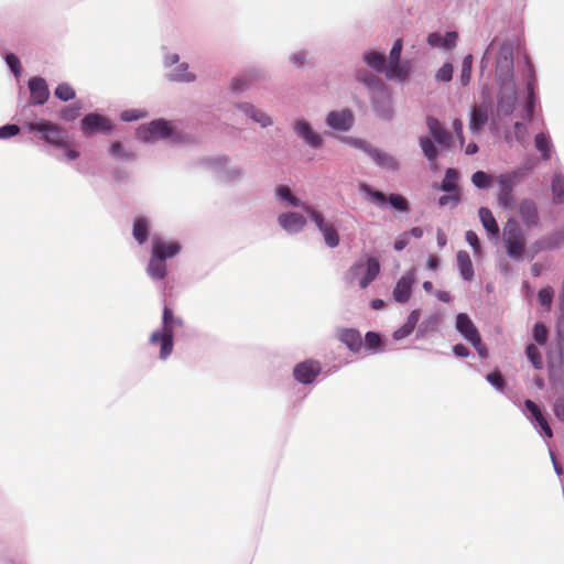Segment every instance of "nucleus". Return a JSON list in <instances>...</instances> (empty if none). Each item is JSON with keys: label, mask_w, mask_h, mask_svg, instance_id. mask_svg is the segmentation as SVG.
Listing matches in <instances>:
<instances>
[{"label": "nucleus", "mask_w": 564, "mask_h": 564, "mask_svg": "<svg viewBox=\"0 0 564 564\" xmlns=\"http://www.w3.org/2000/svg\"><path fill=\"white\" fill-rule=\"evenodd\" d=\"M513 50L514 43L503 37H495L485 51L481 59L482 66L495 64L496 80L499 85L498 104L492 116V130L502 132L503 139L511 144L517 141L525 145L529 139V130L525 123L517 121L512 129L501 127L502 120L516 110L517 91L513 80Z\"/></svg>", "instance_id": "nucleus-1"}, {"label": "nucleus", "mask_w": 564, "mask_h": 564, "mask_svg": "<svg viewBox=\"0 0 564 564\" xmlns=\"http://www.w3.org/2000/svg\"><path fill=\"white\" fill-rule=\"evenodd\" d=\"M183 327V319L176 316L173 311L165 306L162 313L161 327L153 330L149 336V345L159 349V358L167 359L174 347V335L177 329Z\"/></svg>", "instance_id": "nucleus-2"}, {"label": "nucleus", "mask_w": 564, "mask_h": 564, "mask_svg": "<svg viewBox=\"0 0 564 564\" xmlns=\"http://www.w3.org/2000/svg\"><path fill=\"white\" fill-rule=\"evenodd\" d=\"M137 138L143 142H156L160 140H169L170 142H177L180 133L177 127L167 120L158 119L147 124H142L137 130Z\"/></svg>", "instance_id": "nucleus-3"}, {"label": "nucleus", "mask_w": 564, "mask_h": 564, "mask_svg": "<svg viewBox=\"0 0 564 564\" xmlns=\"http://www.w3.org/2000/svg\"><path fill=\"white\" fill-rule=\"evenodd\" d=\"M306 215L318 229L327 247L333 249L339 246L340 237L336 223L334 220L328 219L322 212H319L315 207H307Z\"/></svg>", "instance_id": "nucleus-4"}, {"label": "nucleus", "mask_w": 564, "mask_h": 564, "mask_svg": "<svg viewBox=\"0 0 564 564\" xmlns=\"http://www.w3.org/2000/svg\"><path fill=\"white\" fill-rule=\"evenodd\" d=\"M380 264L376 258H368L366 261L356 262L347 272L349 283H357L366 289L379 274Z\"/></svg>", "instance_id": "nucleus-5"}, {"label": "nucleus", "mask_w": 564, "mask_h": 564, "mask_svg": "<svg viewBox=\"0 0 564 564\" xmlns=\"http://www.w3.org/2000/svg\"><path fill=\"white\" fill-rule=\"evenodd\" d=\"M503 240L508 256L513 260H522L524 254V237L513 219H509L503 228Z\"/></svg>", "instance_id": "nucleus-6"}, {"label": "nucleus", "mask_w": 564, "mask_h": 564, "mask_svg": "<svg viewBox=\"0 0 564 564\" xmlns=\"http://www.w3.org/2000/svg\"><path fill=\"white\" fill-rule=\"evenodd\" d=\"M163 64L170 68L167 77L170 80L178 83H193L196 80V75L189 69L186 62H180L177 53H166L163 57Z\"/></svg>", "instance_id": "nucleus-7"}, {"label": "nucleus", "mask_w": 564, "mask_h": 564, "mask_svg": "<svg viewBox=\"0 0 564 564\" xmlns=\"http://www.w3.org/2000/svg\"><path fill=\"white\" fill-rule=\"evenodd\" d=\"M25 127L29 131L40 132L43 140L54 147L58 148L65 142L62 129L51 121L41 119L37 121L29 122Z\"/></svg>", "instance_id": "nucleus-8"}, {"label": "nucleus", "mask_w": 564, "mask_h": 564, "mask_svg": "<svg viewBox=\"0 0 564 564\" xmlns=\"http://www.w3.org/2000/svg\"><path fill=\"white\" fill-rule=\"evenodd\" d=\"M522 411L541 436L545 438H551L553 436L552 429L536 403L531 400H527Z\"/></svg>", "instance_id": "nucleus-9"}, {"label": "nucleus", "mask_w": 564, "mask_h": 564, "mask_svg": "<svg viewBox=\"0 0 564 564\" xmlns=\"http://www.w3.org/2000/svg\"><path fill=\"white\" fill-rule=\"evenodd\" d=\"M80 130L85 135L94 133L108 134L112 130L111 121L100 113H88L80 121Z\"/></svg>", "instance_id": "nucleus-10"}, {"label": "nucleus", "mask_w": 564, "mask_h": 564, "mask_svg": "<svg viewBox=\"0 0 564 564\" xmlns=\"http://www.w3.org/2000/svg\"><path fill=\"white\" fill-rule=\"evenodd\" d=\"M321 372L322 365L315 359H306L293 368L294 379L302 384L313 383Z\"/></svg>", "instance_id": "nucleus-11"}, {"label": "nucleus", "mask_w": 564, "mask_h": 564, "mask_svg": "<svg viewBox=\"0 0 564 564\" xmlns=\"http://www.w3.org/2000/svg\"><path fill=\"white\" fill-rule=\"evenodd\" d=\"M274 198L280 208H300L306 214V208L312 207L305 204L288 185H278L274 188Z\"/></svg>", "instance_id": "nucleus-12"}, {"label": "nucleus", "mask_w": 564, "mask_h": 564, "mask_svg": "<svg viewBox=\"0 0 564 564\" xmlns=\"http://www.w3.org/2000/svg\"><path fill=\"white\" fill-rule=\"evenodd\" d=\"M294 133L302 139L310 148L319 149L323 145V138L317 133L313 126L305 119L300 118L293 122Z\"/></svg>", "instance_id": "nucleus-13"}, {"label": "nucleus", "mask_w": 564, "mask_h": 564, "mask_svg": "<svg viewBox=\"0 0 564 564\" xmlns=\"http://www.w3.org/2000/svg\"><path fill=\"white\" fill-rule=\"evenodd\" d=\"M416 282L415 268L406 271L395 283L392 295L395 302L400 304L406 303L412 294V289Z\"/></svg>", "instance_id": "nucleus-14"}, {"label": "nucleus", "mask_w": 564, "mask_h": 564, "mask_svg": "<svg viewBox=\"0 0 564 564\" xmlns=\"http://www.w3.org/2000/svg\"><path fill=\"white\" fill-rule=\"evenodd\" d=\"M354 122L355 117L349 109L333 110L325 118L326 126L338 132L348 131L354 126Z\"/></svg>", "instance_id": "nucleus-15"}, {"label": "nucleus", "mask_w": 564, "mask_h": 564, "mask_svg": "<svg viewBox=\"0 0 564 564\" xmlns=\"http://www.w3.org/2000/svg\"><path fill=\"white\" fill-rule=\"evenodd\" d=\"M278 224L288 234L295 235L305 228L307 219L304 214L297 212H283L278 216Z\"/></svg>", "instance_id": "nucleus-16"}, {"label": "nucleus", "mask_w": 564, "mask_h": 564, "mask_svg": "<svg viewBox=\"0 0 564 564\" xmlns=\"http://www.w3.org/2000/svg\"><path fill=\"white\" fill-rule=\"evenodd\" d=\"M517 174H501L496 178L498 184V203L501 207L507 208L512 204V187L516 184Z\"/></svg>", "instance_id": "nucleus-17"}, {"label": "nucleus", "mask_w": 564, "mask_h": 564, "mask_svg": "<svg viewBox=\"0 0 564 564\" xmlns=\"http://www.w3.org/2000/svg\"><path fill=\"white\" fill-rule=\"evenodd\" d=\"M153 253L159 256L162 260L166 261L175 257L181 251V245L176 241L164 240L159 237L152 239Z\"/></svg>", "instance_id": "nucleus-18"}, {"label": "nucleus", "mask_w": 564, "mask_h": 564, "mask_svg": "<svg viewBox=\"0 0 564 564\" xmlns=\"http://www.w3.org/2000/svg\"><path fill=\"white\" fill-rule=\"evenodd\" d=\"M458 34L456 31H448L444 34L432 32L427 35L426 42L431 47L452 50L457 45Z\"/></svg>", "instance_id": "nucleus-19"}, {"label": "nucleus", "mask_w": 564, "mask_h": 564, "mask_svg": "<svg viewBox=\"0 0 564 564\" xmlns=\"http://www.w3.org/2000/svg\"><path fill=\"white\" fill-rule=\"evenodd\" d=\"M456 329L467 341L478 343L480 335L467 314L459 313L456 316Z\"/></svg>", "instance_id": "nucleus-20"}, {"label": "nucleus", "mask_w": 564, "mask_h": 564, "mask_svg": "<svg viewBox=\"0 0 564 564\" xmlns=\"http://www.w3.org/2000/svg\"><path fill=\"white\" fill-rule=\"evenodd\" d=\"M237 107L243 115H246L252 121L257 122L262 128L270 127L273 122L268 113L249 102L239 104Z\"/></svg>", "instance_id": "nucleus-21"}, {"label": "nucleus", "mask_w": 564, "mask_h": 564, "mask_svg": "<svg viewBox=\"0 0 564 564\" xmlns=\"http://www.w3.org/2000/svg\"><path fill=\"white\" fill-rule=\"evenodd\" d=\"M32 104L42 105L50 96L46 82L41 77H33L29 82Z\"/></svg>", "instance_id": "nucleus-22"}, {"label": "nucleus", "mask_w": 564, "mask_h": 564, "mask_svg": "<svg viewBox=\"0 0 564 564\" xmlns=\"http://www.w3.org/2000/svg\"><path fill=\"white\" fill-rule=\"evenodd\" d=\"M534 89V78L533 75H531L530 80L527 83V98L520 112L521 118L527 121L532 120L538 102Z\"/></svg>", "instance_id": "nucleus-23"}, {"label": "nucleus", "mask_w": 564, "mask_h": 564, "mask_svg": "<svg viewBox=\"0 0 564 564\" xmlns=\"http://www.w3.org/2000/svg\"><path fill=\"white\" fill-rule=\"evenodd\" d=\"M427 128L435 141L444 148H448L452 143L451 134L442 127L440 121L433 117L427 118Z\"/></svg>", "instance_id": "nucleus-24"}, {"label": "nucleus", "mask_w": 564, "mask_h": 564, "mask_svg": "<svg viewBox=\"0 0 564 564\" xmlns=\"http://www.w3.org/2000/svg\"><path fill=\"white\" fill-rule=\"evenodd\" d=\"M479 220L485 228L488 237L494 240H498L499 237V226L494 217L492 213L486 208L480 207L478 210Z\"/></svg>", "instance_id": "nucleus-25"}, {"label": "nucleus", "mask_w": 564, "mask_h": 564, "mask_svg": "<svg viewBox=\"0 0 564 564\" xmlns=\"http://www.w3.org/2000/svg\"><path fill=\"white\" fill-rule=\"evenodd\" d=\"M489 107L486 104H480L473 108L469 120V130L477 133L481 127L488 121Z\"/></svg>", "instance_id": "nucleus-26"}, {"label": "nucleus", "mask_w": 564, "mask_h": 564, "mask_svg": "<svg viewBox=\"0 0 564 564\" xmlns=\"http://www.w3.org/2000/svg\"><path fill=\"white\" fill-rule=\"evenodd\" d=\"M410 72L409 63H401V62H394V63H388L384 74L386 77L390 80L394 82H404L408 78Z\"/></svg>", "instance_id": "nucleus-27"}, {"label": "nucleus", "mask_w": 564, "mask_h": 564, "mask_svg": "<svg viewBox=\"0 0 564 564\" xmlns=\"http://www.w3.org/2000/svg\"><path fill=\"white\" fill-rule=\"evenodd\" d=\"M147 273L152 280H163L166 276V263L151 251V258L147 267Z\"/></svg>", "instance_id": "nucleus-28"}, {"label": "nucleus", "mask_w": 564, "mask_h": 564, "mask_svg": "<svg viewBox=\"0 0 564 564\" xmlns=\"http://www.w3.org/2000/svg\"><path fill=\"white\" fill-rule=\"evenodd\" d=\"M419 318H420V310H413L409 314L405 323L393 332V334H392L393 339L402 340V339L406 338L414 330V328L419 322Z\"/></svg>", "instance_id": "nucleus-29"}, {"label": "nucleus", "mask_w": 564, "mask_h": 564, "mask_svg": "<svg viewBox=\"0 0 564 564\" xmlns=\"http://www.w3.org/2000/svg\"><path fill=\"white\" fill-rule=\"evenodd\" d=\"M338 337L340 341H343L347 346V348L354 352L359 351L362 346L361 335L356 329H341L339 332Z\"/></svg>", "instance_id": "nucleus-30"}, {"label": "nucleus", "mask_w": 564, "mask_h": 564, "mask_svg": "<svg viewBox=\"0 0 564 564\" xmlns=\"http://www.w3.org/2000/svg\"><path fill=\"white\" fill-rule=\"evenodd\" d=\"M457 268L462 278L466 281H470L474 278V268L469 254L460 250L457 252Z\"/></svg>", "instance_id": "nucleus-31"}, {"label": "nucleus", "mask_w": 564, "mask_h": 564, "mask_svg": "<svg viewBox=\"0 0 564 564\" xmlns=\"http://www.w3.org/2000/svg\"><path fill=\"white\" fill-rule=\"evenodd\" d=\"M534 145L536 150L541 153V158L543 160H550L553 152V143L550 138L544 132H540L534 138Z\"/></svg>", "instance_id": "nucleus-32"}, {"label": "nucleus", "mask_w": 564, "mask_h": 564, "mask_svg": "<svg viewBox=\"0 0 564 564\" xmlns=\"http://www.w3.org/2000/svg\"><path fill=\"white\" fill-rule=\"evenodd\" d=\"M149 231H150V223H149V220L147 218H144V217L135 218V220L133 223L132 235H133V238L140 245H143L144 242H147L148 236H149Z\"/></svg>", "instance_id": "nucleus-33"}, {"label": "nucleus", "mask_w": 564, "mask_h": 564, "mask_svg": "<svg viewBox=\"0 0 564 564\" xmlns=\"http://www.w3.org/2000/svg\"><path fill=\"white\" fill-rule=\"evenodd\" d=\"M359 192L367 200H369L370 203L378 207H384L387 204V198L384 194L371 188L367 184H361L359 186Z\"/></svg>", "instance_id": "nucleus-34"}, {"label": "nucleus", "mask_w": 564, "mask_h": 564, "mask_svg": "<svg viewBox=\"0 0 564 564\" xmlns=\"http://www.w3.org/2000/svg\"><path fill=\"white\" fill-rule=\"evenodd\" d=\"M379 166L386 170H394L397 169L395 160L378 149L372 148L368 154Z\"/></svg>", "instance_id": "nucleus-35"}, {"label": "nucleus", "mask_w": 564, "mask_h": 564, "mask_svg": "<svg viewBox=\"0 0 564 564\" xmlns=\"http://www.w3.org/2000/svg\"><path fill=\"white\" fill-rule=\"evenodd\" d=\"M520 214L527 226L538 225V212L534 203L525 200L520 204Z\"/></svg>", "instance_id": "nucleus-36"}, {"label": "nucleus", "mask_w": 564, "mask_h": 564, "mask_svg": "<svg viewBox=\"0 0 564 564\" xmlns=\"http://www.w3.org/2000/svg\"><path fill=\"white\" fill-rule=\"evenodd\" d=\"M551 189L553 194V200L556 204H564V175L560 172H555L551 181Z\"/></svg>", "instance_id": "nucleus-37"}, {"label": "nucleus", "mask_w": 564, "mask_h": 564, "mask_svg": "<svg viewBox=\"0 0 564 564\" xmlns=\"http://www.w3.org/2000/svg\"><path fill=\"white\" fill-rule=\"evenodd\" d=\"M364 61L369 67L377 72H384L387 67L384 56L375 51L366 52L364 54Z\"/></svg>", "instance_id": "nucleus-38"}, {"label": "nucleus", "mask_w": 564, "mask_h": 564, "mask_svg": "<svg viewBox=\"0 0 564 564\" xmlns=\"http://www.w3.org/2000/svg\"><path fill=\"white\" fill-rule=\"evenodd\" d=\"M564 243V237H562L560 234H556L550 238L542 239L538 241L534 246V253L541 251V250H551L554 248H558Z\"/></svg>", "instance_id": "nucleus-39"}, {"label": "nucleus", "mask_w": 564, "mask_h": 564, "mask_svg": "<svg viewBox=\"0 0 564 564\" xmlns=\"http://www.w3.org/2000/svg\"><path fill=\"white\" fill-rule=\"evenodd\" d=\"M252 78L251 74L234 77L230 80L229 88L232 93H242L249 88Z\"/></svg>", "instance_id": "nucleus-40"}, {"label": "nucleus", "mask_w": 564, "mask_h": 564, "mask_svg": "<svg viewBox=\"0 0 564 564\" xmlns=\"http://www.w3.org/2000/svg\"><path fill=\"white\" fill-rule=\"evenodd\" d=\"M365 346L366 349L371 354H376L382 350L381 348V338L377 333L368 332L365 336Z\"/></svg>", "instance_id": "nucleus-41"}, {"label": "nucleus", "mask_w": 564, "mask_h": 564, "mask_svg": "<svg viewBox=\"0 0 564 564\" xmlns=\"http://www.w3.org/2000/svg\"><path fill=\"white\" fill-rule=\"evenodd\" d=\"M457 172L453 169H448L445 173V177L442 182L441 189L444 192H457L456 191V182H457Z\"/></svg>", "instance_id": "nucleus-42"}, {"label": "nucleus", "mask_w": 564, "mask_h": 564, "mask_svg": "<svg viewBox=\"0 0 564 564\" xmlns=\"http://www.w3.org/2000/svg\"><path fill=\"white\" fill-rule=\"evenodd\" d=\"M340 141L351 148L359 149L367 154H369L370 150L372 149V147L365 140L355 137H344L340 139Z\"/></svg>", "instance_id": "nucleus-43"}, {"label": "nucleus", "mask_w": 564, "mask_h": 564, "mask_svg": "<svg viewBox=\"0 0 564 564\" xmlns=\"http://www.w3.org/2000/svg\"><path fill=\"white\" fill-rule=\"evenodd\" d=\"M525 354L534 368L541 369L543 367L542 356L533 344L527 346Z\"/></svg>", "instance_id": "nucleus-44"}, {"label": "nucleus", "mask_w": 564, "mask_h": 564, "mask_svg": "<svg viewBox=\"0 0 564 564\" xmlns=\"http://www.w3.org/2000/svg\"><path fill=\"white\" fill-rule=\"evenodd\" d=\"M56 98L68 101L75 97V90L67 83L59 84L54 91Z\"/></svg>", "instance_id": "nucleus-45"}, {"label": "nucleus", "mask_w": 564, "mask_h": 564, "mask_svg": "<svg viewBox=\"0 0 564 564\" xmlns=\"http://www.w3.org/2000/svg\"><path fill=\"white\" fill-rule=\"evenodd\" d=\"M465 238H466L467 243L473 249L474 257L476 259H480L481 256H482V251H481V247H480V242H479L477 234L475 231H473V230H468L466 232Z\"/></svg>", "instance_id": "nucleus-46"}, {"label": "nucleus", "mask_w": 564, "mask_h": 564, "mask_svg": "<svg viewBox=\"0 0 564 564\" xmlns=\"http://www.w3.org/2000/svg\"><path fill=\"white\" fill-rule=\"evenodd\" d=\"M471 182L478 188H486L491 185L492 177L482 171H477L473 174Z\"/></svg>", "instance_id": "nucleus-47"}, {"label": "nucleus", "mask_w": 564, "mask_h": 564, "mask_svg": "<svg viewBox=\"0 0 564 564\" xmlns=\"http://www.w3.org/2000/svg\"><path fill=\"white\" fill-rule=\"evenodd\" d=\"M473 67V56L466 55L462 63L460 82L463 85H467L470 80Z\"/></svg>", "instance_id": "nucleus-48"}, {"label": "nucleus", "mask_w": 564, "mask_h": 564, "mask_svg": "<svg viewBox=\"0 0 564 564\" xmlns=\"http://www.w3.org/2000/svg\"><path fill=\"white\" fill-rule=\"evenodd\" d=\"M420 145L424 153V155L430 160L433 161L436 159L437 150L433 142L427 137H422L420 139Z\"/></svg>", "instance_id": "nucleus-49"}, {"label": "nucleus", "mask_w": 564, "mask_h": 564, "mask_svg": "<svg viewBox=\"0 0 564 564\" xmlns=\"http://www.w3.org/2000/svg\"><path fill=\"white\" fill-rule=\"evenodd\" d=\"M8 67L11 69L13 75L19 78L22 74V66L17 55L9 53L4 57Z\"/></svg>", "instance_id": "nucleus-50"}, {"label": "nucleus", "mask_w": 564, "mask_h": 564, "mask_svg": "<svg viewBox=\"0 0 564 564\" xmlns=\"http://www.w3.org/2000/svg\"><path fill=\"white\" fill-rule=\"evenodd\" d=\"M109 154L112 156V158H116V159H131L132 158V153L131 152H128L126 151L123 148H122V144L118 141L116 142H112L109 147Z\"/></svg>", "instance_id": "nucleus-51"}, {"label": "nucleus", "mask_w": 564, "mask_h": 564, "mask_svg": "<svg viewBox=\"0 0 564 564\" xmlns=\"http://www.w3.org/2000/svg\"><path fill=\"white\" fill-rule=\"evenodd\" d=\"M148 112L142 109H129L121 112L120 118L123 121H134L145 118Z\"/></svg>", "instance_id": "nucleus-52"}, {"label": "nucleus", "mask_w": 564, "mask_h": 564, "mask_svg": "<svg viewBox=\"0 0 564 564\" xmlns=\"http://www.w3.org/2000/svg\"><path fill=\"white\" fill-rule=\"evenodd\" d=\"M80 109H82L80 105H73V106L65 107L61 112V117H62V119H64L66 121H73L76 118H78Z\"/></svg>", "instance_id": "nucleus-53"}, {"label": "nucleus", "mask_w": 564, "mask_h": 564, "mask_svg": "<svg viewBox=\"0 0 564 564\" xmlns=\"http://www.w3.org/2000/svg\"><path fill=\"white\" fill-rule=\"evenodd\" d=\"M533 338L539 345H544L547 338V330L543 324H535L533 327Z\"/></svg>", "instance_id": "nucleus-54"}, {"label": "nucleus", "mask_w": 564, "mask_h": 564, "mask_svg": "<svg viewBox=\"0 0 564 564\" xmlns=\"http://www.w3.org/2000/svg\"><path fill=\"white\" fill-rule=\"evenodd\" d=\"M58 148L63 150V160L74 161L79 156V152L76 149H74L67 141H65L64 144L59 145Z\"/></svg>", "instance_id": "nucleus-55"}, {"label": "nucleus", "mask_w": 564, "mask_h": 564, "mask_svg": "<svg viewBox=\"0 0 564 564\" xmlns=\"http://www.w3.org/2000/svg\"><path fill=\"white\" fill-rule=\"evenodd\" d=\"M389 203H390L391 207H393L400 212H405L408 209L406 199L399 194H391L389 197Z\"/></svg>", "instance_id": "nucleus-56"}, {"label": "nucleus", "mask_w": 564, "mask_h": 564, "mask_svg": "<svg viewBox=\"0 0 564 564\" xmlns=\"http://www.w3.org/2000/svg\"><path fill=\"white\" fill-rule=\"evenodd\" d=\"M487 381L498 391H502L505 388V380L498 371L489 373L487 376Z\"/></svg>", "instance_id": "nucleus-57"}, {"label": "nucleus", "mask_w": 564, "mask_h": 564, "mask_svg": "<svg viewBox=\"0 0 564 564\" xmlns=\"http://www.w3.org/2000/svg\"><path fill=\"white\" fill-rule=\"evenodd\" d=\"M453 76V66L445 63L436 73V79L440 82H449Z\"/></svg>", "instance_id": "nucleus-58"}, {"label": "nucleus", "mask_w": 564, "mask_h": 564, "mask_svg": "<svg viewBox=\"0 0 564 564\" xmlns=\"http://www.w3.org/2000/svg\"><path fill=\"white\" fill-rule=\"evenodd\" d=\"M449 194L443 195L438 199V204L442 207L445 206H456L458 204V193L457 192H448Z\"/></svg>", "instance_id": "nucleus-59"}, {"label": "nucleus", "mask_w": 564, "mask_h": 564, "mask_svg": "<svg viewBox=\"0 0 564 564\" xmlns=\"http://www.w3.org/2000/svg\"><path fill=\"white\" fill-rule=\"evenodd\" d=\"M538 300L541 305L550 306L553 300V290L549 286L540 290L538 294Z\"/></svg>", "instance_id": "nucleus-60"}, {"label": "nucleus", "mask_w": 564, "mask_h": 564, "mask_svg": "<svg viewBox=\"0 0 564 564\" xmlns=\"http://www.w3.org/2000/svg\"><path fill=\"white\" fill-rule=\"evenodd\" d=\"M357 79L367 85L369 88H376L377 86L381 85V83L376 77L365 72H359L357 74Z\"/></svg>", "instance_id": "nucleus-61"}, {"label": "nucleus", "mask_w": 564, "mask_h": 564, "mask_svg": "<svg viewBox=\"0 0 564 564\" xmlns=\"http://www.w3.org/2000/svg\"><path fill=\"white\" fill-rule=\"evenodd\" d=\"M403 43L401 39L394 41L390 51L389 63L400 62Z\"/></svg>", "instance_id": "nucleus-62"}, {"label": "nucleus", "mask_w": 564, "mask_h": 564, "mask_svg": "<svg viewBox=\"0 0 564 564\" xmlns=\"http://www.w3.org/2000/svg\"><path fill=\"white\" fill-rule=\"evenodd\" d=\"M20 132V128L17 124H6L0 127V139H9L17 135Z\"/></svg>", "instance_id": "nucleus-63"}, {"label": "nucleus", "mask_w": 564, "mask_h": 564, "mask_svg": "<svg viewBox=\"0 0 564 564\" xmlns=\"http://www.w3.org/2000/svg\"><path fill=\"white\" fill-rule=\"evenodd\" d=\"M554 413L557 419L564 421V397L557 398L554 402Z\"/></svg>", "instance_id": "nucleus-64"}]
</instances>
